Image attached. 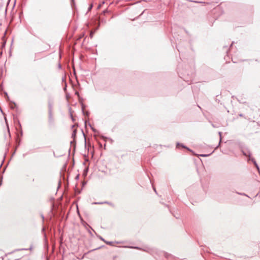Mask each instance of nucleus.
Returning a JSON list of instances; mask_svg holds the SVG:
<instances>
[{
    "mask_svg": "<svg viewBox=\"0 0 260 260\" xmlns=\"http://www.w3.org/2000/svg\"><path fill=\"white\" fill-rule=\"evenodd\" d=\"M241 151L244 156L248 157V161H250V160L253 158L251 157V153L250 150L247 147L241 146Z\"/></svg>",
    "mask_w": 260,
    "mask_h": 260,
    "instance_id": "obj_1",
    "label": "nucleus"
},
{
    "mask_svg": "<svg viewBox=\"0 0 260 260\" xmlns=\"http://www.w3.org/2000/svg\"><path fill=\"white\" fill-rule=\"evenodd\" d=\"M67 165V164H66L63 166V169L64 170V172L63 174H61V177L62 178V180L64 182H66V183L67 184V185H68V180L67 178H66V176H65V173H66V172Z\"/></svg>",
    "mask_w": 260,
    "mask_h": 260,
    "instance_id": "obj_2",
    "label": "nucleus"
},
{
    "mask_svg": "<svg viewBox=\"0 0 260 260\" xmlns=\"http://www.w3.org/2000/svg\"><path fill=\"white\" fill-rule=\"evenodd\" d=\"M180 147H182L183 148H184V149L187 150L188 151L191 152L193 154H194V152H193V151L192 150H191L190 148H189L188 147H187V146H186L185 145H184L182 143H179V142H177L176 143V147L177 148H179Z\"/></svg>",
    "mask_w": 260,
    "mask_h": 260,
    "instance_id": "obj_3",
    "label": "nucleus"
},
{
    "mask_svg": "<svg viewBox=\"0 0 260 260\" xmlns=\"http://www.w3.org/2000/svg\"><path fill=\"white\" fill-rule=\"evenodd\" d=\"M32 249V246H31L29 248L16 249L14 250H13V251H12L11 252H8V253L6 254V256H7L8 255L11 254L13 253L14 252H15L16 251H21V250H31Z\"/></svg>",
    "mask_w": 260,
    "mask_h": 260,
    "instance_id": "obj_4",
    "label": "nucleus"
},
{
    "mask_svg": "<svg viewBox=\"0 0 260 260\" xmlns=\"http://www.w3.org/2000/svg\"><path fill=\"white\" fill-rule=\"evenodd\" d=\"M13 117H14V122L15 123H17L18 126H19V127L20 128V136H22V135H23V132H22V130L21 123H20L19 120H18V119L17 118H16L14 115H13Z\"/></svg>",
    "mask_w": 260,
    "mask_h": 260,
    "instance_id": "obj_5",
    "label": "nucleus"
},
{
    "mask_svg": "<svg viewBox=\"0 0 260 260\" xmlns=\"http://www.w3.org/2000/svg\"><path fill=\"white\" fill-rule=\"evenodd\" d=\"M84 124H85V127H86L87 126V125L88 124L90 127L91 128V129H92V131L95 133H99V132L98 130H96L95 128H94L91 125V124L88 122L87 120H85L84 121Z\"/></svg>",
    "mask_w": 260,
    "mask_h": 260,
    "instance_id": "obj_6",
    "label": "nucleus"
},
{
    "mask_svg": "<svg viewBox=\"0 0 260 260\" xmlns=\"http://www.w3.org/2000/svg\"><path fill=\"white\" fill-rule=\"evenodd\" d=\"M42 232L44 234V238L45 245L46 246H48V240H47V235H46V234L45 233V227H43V228L42 229Z\"/></svg>",
    "mask_w": 260,
    "mask_h": 260,
    "instance_id": "obj_7",
    "label": "nucleus"
},
{
    "mask_svg": "<svg viewBox=\"0 0 260 260\" xmlns=\"http://www.w3.org/2000/svg\"><path fill=\"white\" fill-rule=\"evenodd\" d=\"M126 247L132 248V249H138V250H141L144 251L148 252V249H143L140 247L139 246H126Z\"/></svg>",
    "mask_w": 260,
    "mask_h": 260,
    "instance_id": "obj_8",
    "label": "nucleus"
},
{
    "mask_svg": "<svg viewBox=\"0 0 260 260\" xmlns=\"http://www.w3.org/2000/svg\"><path fill=\"white\" fill-rule=\"evenodd\" d=\"M250 161H251L252 162L254 166L256 167V169L258 171V173L260 175V169H259V167L258 164L256 162V160H255V159L254 158H251V159L250 160Z\"/></svg>",
    "mask_w": 260,
    "mask_h": 260,
    "instance_id": "obj_9",
    "label": "nucleus"
},
{
    "mask_svg": "<svg viewBox=\"0 0 260 260\" xmlns=\"http://www.w3.org/2000/svg\"><path fill=\"white\" fill-rule=\"evenodd\" d=\"M9 102H10V107L11 109H16L17 110L18 109L17 106L15 102H14L13 101H9Z\"/></svg>",
    "mask_w": 260,
    "mask_h": 260,
    "instance_id": "obj_10",
    "label": "nucleus"
},
{
    "mask_svg": "<svg viewBox=\"0 0 260 260\" xmlns=\"http://www.w3.org/2000/svg\"><path fill=\"white\" fill-rule=\"evenodd\" d=\"M49 116H48V120L49 123H53V119L52 117V112H48Z\"/></svg>",
    "mask_w": 260,
    "mask_h": 260,
    "instance_id": "obj_11",
    "label": "nucleus"
},
{
    "mask_svg": "<svg viewBox=\"0 0 260 260\" xmlns=\"http://www.w3.org/2000/svg\"><path fill=\"white\" fill-rule=\"evenodd\" d=\"M77 133V129H74L73 131V132H72V138L73 139H76Z\"/></svg>",
    "mask_w": 260,
    "mask_h": 260,
    "instance_id": "obj_12",
    "label": "nucleus"
},
{
    "mask_svg": "<svg viewBox=\"0 0 260 260\" xmlns=\"http://www.w3.org/2000/svg\"><path fill=\"white\" fill-rule=\"evenodd\" d=\"M76 139H73V141H71L70 142L71 145H72L73 147V148L74 150L76 148Z\"/></svg>",
    "mask_w": 260,
    "mask_h": 260,
    "instance_id": "obj_13",
    "label": "nucleus"
},
{
    "mask_svg": "<svg viewBox=\"0 0 260 260\" xmlns=\"http://www.w3.org/2000/svg\"><path fill=\"white\" fill-rule=\"evenodd\" d=\"M20 142H21V140H17V147L15 148V149H14V151L12 154V156L15 154L16 150H17V147H18L19 146V145L20 144Z\"/></svg>",
    "mask_w": 260,
    "mask_h": 260,
    "instance_id": "obj_14",
    "label": "nucleus"
},
{
    "mask_svg": "<svg viewBox=\"0 0 260 260\" xmlns=\"http://www.w3.org/2000/svg\"><path fill=\"white\" fill-rule=\"evenodd\" d=\"M4 93L5 95V98L6 100H7V101H8V102L10 101V98H9L8 93L6 91H4Z\"/></svg>",
    "mask_w": 260,
    "mask_h": 260,
    "instance_id": "obj_15",
    "label": "nucleus"
},
{
    "mask_svg": "<svg viewBox=\"0 0 260 260\" xmlns=\"http://www.w3.org/2000/svg\"><path fill=\"white\" fill-rule=\"evenodd\" d=\"M52 105L50 102H48V112H52Z\"/></svg>",
    "mask_w": 260,
    "mask_h": 260,
    "instance_id": "obj_16",
    "label": "nucleus"
},
{
    "mask_svg": "<svg viewBox=\"0 0 260 260\" xmlns=\"http://www.w3.org/2000/svg\"><path fill=\"white\" fill-rule=\"evenodd\" d=\"M82 112L83 115L85 116L88 117L89 116L90 113L88 111H83Z\"/></svg>",
    "mask_w": 260,
    "mask_h": 260,
    "instance_id": "obj_17",
    "label": "nucleus"
},
{
    "mask_svg": "<svg viewBox=\"0 0 260 260\" xmlns=\"http://www.w3.org/2000/svg\"><path fill=\"white\" fill-rule=\"evenodd\" d=\"M213 152H214V151L210 154H201L199 155V156H202V157H208V156H209L210 155H211Z\"/></svg>",
    "mask_w": 260,
    "mask_h": 260,
    "instance_id": "obj_18",
    "label": "nucleus"
},
{
    "mask_svg": "<svg viewBox=\"0 0 260 260\" xmlns=\"http://www.w3.org/2000/svg\"><path fill=\"white\" fill-rule=\"evenodd\" d=\"M69 112H70V117H71V118L72 119V120L73 121H75V119L73 116V114H72V112L71 111V108H69Z\"/></svg>",
    "mask_w": 260,
    "mask_h": 260,
    "instance_id": "obj_19",
    "label": "nucleus"
},
{
    "mask_svg": "<svg viewBox=\"0 0 260 260\" xmlns=\"http://www.w3.org/2000/svg\"><path fill=\"white\" fill-rule=\"evenodd\" d=\"M88 170H89V168L88 167L84 169V171H83V175L85 177L87 175Z\"/></svg>",
    "mask_w": 260,
    "mask_h": 260,
    "instance_id": "obj_20",
    "label": "nucleus"
},
{
    "mask_svg": "<svg viewBox=\"0 0 260 260\" xmlns=\"http://www.w3.org/2000/svg\"><path fill=\"white\" fill-rule=\"evenodd\" d=\"M219 135L220 136V142H219V143L218 144V146L215 148V150H216V149H217V148H218L220 145V143H221V134L222 133L221 132H219Z\"/></svg>",
    "mask_w": 260,
    "mask_h": 260,
    "instance_id": "obj_21",
    "label": "nucleus"
},
{
    "mask_svg": "<svg viewBox=\"0 0 260 260\" xmlns=\"http://www.w3.org/2000/svg\"><path fill=\"white\" fill-rule=\"evenodd\" d=\"M236 99H237V101H238L239 103H243V104H244V103H246V102H245V101H244L242 98H241V99H238V98H236Z\"/></svg>",
    "mask_w": 260,
    "mask_h": 260,
    "instance_id": "obj_22",
    "label": "nucleus"
},
{
    "mask_svg": "<svg viewBox=\"0 0 260 260\" xmlns=\"http://www.w3.org/2000/svg\"><path fill=\"white\" fill-rule=\"evenodd\" d=\"M104 204H107L109 205L110 206H111L112 207H114V204L110 202H108V201L104 202Z\"/></svg>",
    "mask_w": 260,
    "mask_h": 260,
    "instance_id": "obj_23",
    "label": "nucleus"
},
{
    "mask_svg": "<svg viewBox=\"0 0 260 260\" xmlns=\"http://www.w3.org/2000/svg\"><path fill=\"white\" fill-rule=\"evenodd\" d=\"M81 108H82V112L83 111H85V108H86V105L84 104L83 103H81Z\"/></svg>",
    "mask_w": 260,
    "mask_h": 260,
    "instance_id": "obj_24",
    "label": "nucleus"
},
{
    "mask_svg": "<svg viewBox=\"0 0 260 260\" xmlns=\"http://www.w3.org/2000/svg\"><path fill=\"white\" fill-rule=\"evenodd\" d=\"M107 245H113V242L112 241H106L105 242Z\"/></svg>",
    "mask_w": 260,
    "mask_h": 260,
    "instance_id": "obj_25",
    "label": "nucleus"
},
{
    "mask_svg": "<svg viewBox=\"0 0 260 260\" xmlns=\"http://www.w3.org/2000/svg\"><path fill=\"white\" fill-rule=\"evenodd\" d=\"M93 4H90V5H89V6L88 8V11H87V12H89L90 11H91V9H92V8H93Z\"/></svg>",
    "mask_w": 260,
    "mask_h": 260,
    "instance_id": "obj_26",
    "label": "nucleus"
},
{
    "mask_svg": "<svg viewBox=\"0 0 260 260\" xmlns=\"http://www.w3.org/2000/svg\"><path fill=\"white\" fill-rule=\"evenodd\" d=\"M5 120L6 123V124L7 125V128H8V132H9V133H10L9 128V126H8V122H7V120L6 117H5ZM9 135H10V134H9Z\"/></svg>",
    "mask_w": 260,
    "mask_h": 260,
    "instance_id": "obj_27",
    "label": "nucleus"
},
{
    "mask_svg": "<svg viewBox=\"0 0 260 260\" xmlns=\"http://www.w3.org/2000/svg\"><path fill=\"white\" fill-rule=\"evenodd\" d=\"M3 177L0 175V186L2 185Z\"/></svg>",
    "mask_w": 260,
    "mask_h": 260,
    "instance_id": "obj_28",
    "label": "nucleus"
},
{
    "mask_svg": "<svg viewBox=\"0 0 260 260\" xmlns=\"http://www.w3.org/2000/svg\"><path fill=\"white\" fill-rule=\"evenodd\" d=\"M98 237L102 241H104V242H105L106 240L101 236L100 235H98Z\"/></svg>",
    "mask_w": 260,
    "mask_h": 260,
    "instance_id": "obj_29",
    "label": "nucleus"
},
{
    "mask_svg": "<svg viewBox=\"0 0 260 260\" xmlns=\"http://www.w3.org/2000/svg\"><path fill=\"white\" fill-rule=\"evenodd\" d=\"M82 133H83V136L84 137V139H85V147H86V137H85V135L84 134L83 131H82Z\"/></svg>",
    "mask_w": 260,
    "mask_h": 260,
    "instance_id": "obj_30",
    "label": "nucleus"
},
{
    "mask_svg": "<svg viewBox=\"0 0 260 260\" xmlns=\"http://www.w3.org/2000/svg\"><path fill=\"white\" fill-rule=\"evenodd\" d=\"M237 193L239 194H240V195H242V196H246L247 197L249 198V196H247L246 194H245V193H239L238 192H237Z\"/></svg>",
    "mask_w": 260,
    "mask_h": 260,
    "instance_id": "obj_31",
    "label": "nucleus"
},
{
    "mask_svg": "<svg viewBox=\"0 0 260 260\" xmlns=\"http://www.w3.org/2000/svg\"><path fill=\"white\" fill-rule=\"evenodd\" d=\"M104 204V202H93L92 203V204H94V205H100V204Z\"/></svg>",
    "mask_w": 260,
    "mask_h": 260,
    "instance_id": "obj_32",
    "label": "nucleus"
},
{
    "mask_svg": "<svg viewBox=\"0 0 260 260\" xmlns=\"http://www.w3.org/2000/svg\"><path fill=\"white\" fill-rule=\"evenodd\" d=\"M164 255H165V256H166V257L167 258H169V257L171 256V255H170V254H168V253H164Z\"/></svg>",
    "mask_w": 260,
    "mask_h": 260,
    "instance_id": "obj_33",
    "label": "nucleus"
},
{
    "mask_svg": "<svg viewBox=\"0 0 260 260\" xmlns=\"http://www.w3.org/2000/svg\"><path fill=\"white\" fill-rule=\"evenodd\" d=\"M61 184V182L60 180H59L58 181V187H57V189L60 187Z\"/></svg>",
    "mask_w": 260,
    "mask_h": 260,
    "instance_id": "obj_34",
    "label": "nucleus"
},
{
    "mask_svg": "<svg viewBox=\"0 0 260 260\" xmlns=\"http://www.w3.org/2000/svg\"><path fill=\"white\" fill-rule=\"evenodd\" d=\"M41 217L42 218V222H43V223H44L45 217L43 214H41Z\"/></svg>",
    "mask_w": 260,
    "mask_h": 260,
    "instance_id": "obj_35",
    "label": "nucleus"
},
{
    "mask_svg": "<svg viewBox=\"0 0 260 260\" xmlns=\"http://www.w3.org/2000/svg\"><path fill=\"white\" fill-rule=\"evenodd\" d=\"M218 96V95H216V98L215 99V101L217 102L218 103H220V100L219 99H217V97Z\"/></svg>",
    "mask_w": 260,
    "mask_h": 260,
    "instance_id": "obj_36",
    "label": "nucleus"
},
{
    "mask_svg": "<svg viewBox=\"0 0 260 260\" xmlns=\"http://www.w3.org/2000/svg\"><path fill=\"white\" fill-rule=\"evenodd\" d=\"M93 34H94V32H91L90 34V37L91 38H92L93 37Z\"/></svg>",
    "mask_w": 260,
    "mask_h": 260,
    "instance_id": "obj_37",
    "label": "nucleus"
},
{
    "mask_svg": "<svg viewBox=\"0 0 260 260\" xmlns=\"http://www.w3.org/2000/svg\"><path fill=\"white\" fill-rule=\"evenodd\" d=\"M79 178V174H78L76 177H75V179L76 180H78Z\"/></svg>",
    "mask_w": 260,
    "mask_h": 260,
    "instance_id": "obj_38",
    "label": "nucleus"
},
{
    "mask_svg": "<svg viewBox=\"0 0 260 260\" xmlns=\"http://www.w3.org/2000/svg\"><path fill=\"white\" fill-rule=\"evenodd\" d=\"M232 45H233V43H232V44H231L230 47V48H229V49L226 51V53H228V52H229V50L230 49V48L232 47Z\"/></svg>",
    "mask_w": 260,
    "mask_h": 260,
    "instance_id": "obj_39",
    "label": "nucleus"
},
{
    "mask_svg": "<svg viewBox=\"0 0 260 260\" xmlns=\"http://www.w3.org/2000/svg\"><path fill=\"white\" fill-rule=\"evenodd\" d=\"M63 90H64V91H66V90H67V84H66V85H65V86H64V87H63Z\"/></svg>",
    "mask_w": 260,
    "mask_h": 260,
    "instance_id": "obj_40",
    "label": "nucleus"
},
{
    "mask_svg": "<svg viewBox=\"0 0 260 260\" xmlns=\"http://www.w3.org/2000/svg\"><path fill=\"white\" fill-rule=\"evenodd\" d=\"M153 189L154 191H155V192L156 193H157V191H156V190L155 188L154 187H153Z\"/></svg>",
    "mask_w": 260,
    "mask_h": 260,
    "instance_id": "obj_41",
    "label": "nucleus"
},
{
    "mask_svg": "<svg viewBox=\"0 0 260 260\" xmlns=\"http://www.w3.org/2000/svg\"><path fill=\"white\" fill-rule=\"evenodd\" d=\"M102 5V4H100V5L98 6V9H100V8L101 7Z\"/></svg>",
    "mask_w": 260,
    "mask_h": 260,
    "instance_id": "obj_42",
    "label": "nucleus"
},
{
    "mask_svg": "<svg viewBox=\"0 0 260 260\" xmlns=\"http://www.w3.org/2000/svg\"><path fill=\"white\" fill-rule=\"evenodd\" d=\"M174 216L177 219L179 218V217L177 216V215H174Z\"/></svg>",
    "mask_w": 260,
    "mask_h": 260,
    "instance_id": "obj_43",
    "label": "nucleus"
},
{
    "mask_svg": "<svg viewBox=\"0 0 260 260\" xmlns=\"http://www.w3.org/2000/svg\"><path fill=\"white\" fill-rule=\"evenodd\" d=\"M74 3V0H71V4H72V5H73V4Z\"/></svg>",
    "mask_w": 260,
    "mask_h": 260,
    "instance_id": "obj_44",
    "label": "nucleus"
},
{
    "mask_svg": "<svg viewBox=\"0 0 260 260\" xmlns=\"http://www.w3.org/2000/svg\"><path fill=\"white\" fill-rule=\"evenodd\" d=\"M239 116L240 117H243V115L242 114H239Z\"/></svg>",
    "mask_w": 260,
    "mask_h": 260,
    "instance_id": "obj_45",
    "label": "nucleus"
},
{
    "mask_svg": "<svg viewBox=\"0 0 260 260\" xmlns=\"http://www.w3.org/2000/svg\"><path fill=\"white\" fill-rule=\"evenodd\" d=\"M86 184V182H85L82 183V185L84 186Z\"/></svg>",
    "mask_w": 260,
    "mask_h": 260,
    "instance_id": "obj_46",
    "label": "nucleus"
},
{
    "mask_svg": "<svg viewBox=\"0 0 260 260\" xmlns=\"http://www.w3.org/2000/svg\"><path fill=\"white\" fill-rule=\"evenodd\" d=\"M5 170H6V168H5L3 171V173H4L5 171Z\"/></svg>",
    "mask_w": 260,
    "mask_h": 260,
    "instance_id": "obj_47",
    "label": "nucleus"
},
{
    "mask_svg": "<svg viewBox=\"0 0 260 260\" xmlns=\"http://www.w3.org/2000/svg\"><path fill=\"white\" fill-rule=\"evenodd\" d=\"M76 93V94H77V95H79V93H78V92H76V93Z\"/></svg>",
    "mask_w": 260,
    "mask_h": 260,
    "instance_id": "obj_48",
    "label": "nucleus"
},
{
    "mask_svg": "<svg viewBox=\"0 0 260 260\" xmlns=\"http://www.w3.org/2000/svg\"><path fill=\"white\" fill-rule=\"evenodd\" d=\"M59 68H61V65L60 64H59Z\"/></svg>",
    "mask_w": 260,
    "mask_h": 260,
    "instance_id": "obj_49",
    "label": "nucleus"
},
{
    "mask_svg": "<svg viewBox=\"0 0 260 260\" xmlns=\"http://www.w3.org/2000/svg\"><path fill=\"white\" fill-rule=\"evenodd\" d=\"M213 127H215L213 124H212Z\"/></svg>",
    "mask_w": 260,
    "mask_h": 260,
    "instance_id": "obj_50",
    "label": "nucleus"
},
{
    "mask_svg": "<svg viewBox=\"0 0 260 260\" xmlns=\"http://www.w3.org/2000/svg\"><path fill=\"white\" fill-rule=\"evenodd\" d=\"M117 243H121V242H116Z\"/></svg>",
    "mask_w": 260,
    "mask_h": 260,
    "instance_id": "obj_51",
    "label": "nucleus"
},
{
    "mask_svg": "<svg viewBox=\"0 0 260 260\" xmlns=\"http://www.w3.org/2000/svg\"><path fill=\"white\" fill-rule=\"evenodd\" d=\"M53 155H54V156H55V152H53Z\"/></svg>",
    "mask_w": 260,
    "mask_h": 260,
    "instance_id": "obj_52",
    "label": "nucleus"
},
{
    "mask_svg": "<svg viewBox=\"0 0 260 260\" xmlns=\"http://www.w3.org/2000/svg\"><path fill=\"white\" fill-rule=\"evenodd\" d=\"M25 154H23V157H24V156H25Z\"/></svg>",
    "mask_w": 260,
    "mask_h": 260,
    "instance_id": "obj_53",
    "label": "nucleus"
},
{
    "mask_svg": "<svg viewBox=\"0 0 260 260\" xmlns=\"http://www.w3.org/2000/svg\"><path fill=\"white\" fill-rule=\"evenodd\" d=\"M103 13H106V10L104 11Z\"/></svg>",
    "mask_w": 260,
    "mask_h": 260,
    "instance_id": "obj_54",
    "label": "nucleus"
},
{
    "mask_svg": "<svg viewBox=\"0 0 260 260\" xmlns=\"http://www.w3.org/2000/svg\"><path fill=\"white\" fill-rule=\"evenodd\" d=\"M14 260H19V258L15 259Z\"/></svg>",
    "mask_w": 260,
    "mask_h": 260,
    "instance_id": "obj_55",
    "label": "nucleus"
},
{
    "mask_svg": "<svg viewBox=\"0 0 260 260\" xmlns=\"http://www.w3.org/2000/svg\"><path fill=\"white\" fill-rule=\"evenodd\" d=\"M5 43H4V44H3V46H5Z\"/></svg>",
    "mask_w": 260,
    "mask_h": 260,
    "instance_id": "obj_56",
    "label": "nucleus"
},
{
    "mask_svg": "<svg viewBox=\"0 0 260 260\" xmlns=\"http://www.w3.org/2000/svg\"><path fill=\"white\" fill-rule=\"evenodd\" d=\"M100 247H98V248H96L95 249H100Z\"/></svg>",
    "mask_w": 260,
    "mask_h": 260,
    "instance_id": "obj_57",
    "label": "nucleus"
}]
</instances>
